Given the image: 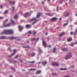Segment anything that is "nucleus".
<instances>
[{
  "label": "nucleus",
  "instance_id": "f257e3e1",
  "mask_svg": "<svg viewBox=\"0 0 77 77\" xmlns=\"http://www.w3.org/2000/svg\"><path fill=\"white\" fill-rule=\"evenodd\" d=\"M14 34V31L12 29L5 30L1 33V35H11Z\"/></svg>",
  "mask_w": 77,
  "mask_h": 77
},
{
  "label": "nucleus",
  "instance_id": "f03ea898",
  "mask_svg": "<svg viewBox=\"0 0 77 77\" xmlns=\"http://www.w3.org/2000/svg\"><path fill=\"white\" fill-rule=\"evenodd\" d=\"M72 56V53L71 52H69L67 54L66 56L65 57V59L66 60H67L68 59H69Z\"/></svg>",
  "mask_w": 77,
  "mask_h": 77
},
{
  "label": "nucleus",
  "instance_id": "7ed1b4c3",
  "mask_svg": "<svg viewBox=\"0 0 77 77\" xmlns=\"http://www.w3.org/2000/svg\"><path fill=\"white\" fill-rule=\"evenodd\" d=\"M18 38L17 37H10L9 38V39L11 40H13V39H16L17 41H20V39H18Z\"/></svg>",
  "mask_w": 77,
  "mask_h": 77
},
{
  "label": "nucleus",
  "instance_id": "20e7f679",
  "mask_svg": "<svg viewBox=\"0 0 77 77\" xmlns=\"http://www.w3.org/2000/svg\"><path fill=\"white\" fill-rule=\"evenodd\" d=\"M11 26V23H9L8 24H5V23H4L3 26L4 27H8Z\"/></svg>",
  "mask_w": 77,
  "mask_h": 77
},
{
  "label": "nucleus",
  "instance_id": "39448f33",
  "mask_svg": "<svg viewBox=\"0 0 77 77\" xmlns=\"http://www.w3.org/2000/svg\"><path fill=\"white\" fill-rule=\"evenodd\" d=\"M30 13L28 12H27L24 15V16L26 18L27 17L29 16L30 15Z\"/></svg>",
  "mask_w": 77,
  "mask_h": 77
},
{
  "label": "nucleus",
  "instance_id": "423d86ee",
  "mask_svg": "<svg viewBox=\"0 0 77 77\" xmlns=\"http://www.w3.org/2000/svg\"><path fill=\"white\" fill-rule=\"evenodd\" d=\"M13 53L11 55L8 56V57H12L14 55H15V53H16V49H14L13 51Z\"/></svg>",
  "mask_w": 77,
  "mask_h": 77
},
{
  "label": "nucleus",
  "instance_id": "0eeeda50",
  "mask_svg": "<svg viewBox=\"0 0 77 77\" xmlns=\"http://www.w3.org/2000/svg\"><path fill=\"white\" fill-rule=\"evenodd\" d=\"M57 19V18L56 17H53L51 19V22L54 21H55Z\"/></svg>",
  "mask_w": 77,
  "mask_h": 77
},
{
  "label": "nucleus",
  "instance_id": "6e6552de",
  "mask_svg": "<svg viewBox=\"0 0 77 77\" xmlns=\"http://www.w3.org/2000/svg\"><path fill=\"white\" fill-rule=\"evenodd\" d=\"M18 28L19 29V31L21 32L23 29V27H21L20 26H18Z\"/></svg>",
  "mask_w": 77,
  "mask_h": 77
},
{
  "label": "nucleus",
  "instance_id": "1a4fd4ad",
  "mask_svg": "<svg viewBox=\"0 0 77 77\" xmlns=\"http://www.w3.org/2000/svg\"><path fill=\"white\" fill-rule=\"evenodd\" d=\"M53 66H58L59 65V64L56 62H54L52 63Z\"/></svg>",
  "mask_w": 77,
  "mask_h": 77
},
{
  "label": "nucleus",
  "instance_id": "9d476101",
  "mask_svg": "<svg viewBox=\"0 0 77 77\" xmlns=\"http://www.w3.org/2000/svg\"><path fill=\"white\" fill-rule=\"evenodd\" d=\"M26 27L27 28H30L31 27V25L29 24H27L26 25Z\"/></svg>",
  "mask_w": 77,
  "mask_h": 77
},
{
  "label": "nucleus",
  "instance_id": "9b49d317",
  "mask_svg": "<svg viewBox=\"0 0 77 77\" xmlns=\"http://www.w3.org/2000/svg\"><path fill=\"white\" fill-rule=\"evenodd\" d=\"M47 64V62L45 61L42 62V65L43 66H45Z\"/></svg>",
  "mask_w": 77,
  "mask_h": 77
},
{
  "label": "nucleus",
  "instance_id": "f8f14e48",
  "mask_svg": "<svg viewBox=\"0 0 77 77\" xmlns=\"http://www.w3.org/2000/svg\"><path fill=\"white\" fill-rule=\"evenodd\" d=\"M69 12H67L65 13V15H64V16L65 17H67L69 16Z\"/></svg>",
  "mask_w": 77,
  "mask_h": 77
},
{
  "label": "nucleus",
  "instance_id": "ddd939ff",
  "mask_svg": "<svg viewBox=\"0 0 77 77\" xmlns=\"http://www.w3.org/2000/svg\"><path fill=\"white\" fill-rule=\"evenodd\" d=\"M36 18L34 17L32 18L30 20V22H31L32 21H35L36 20Z\"/></svg>",
  "mask_w": 77,
  "mask_h": 77
},
{
  "label": "nucleus",
  "instance_id": "4468645a",
  "mask_svg": "<svg viewBox=\"0 0 77 77\" xmlns=\"http://www.w3.org/2000/svg\"><path fill=\"white\" fill-rule=\"evenodd\" d=\"M42 43H43V45L45 48L46 47V43L45 42V41H44L43 40V42H42Z\"/></svg>",
  "mask_w": 77,
  "mask_h": 77
},
{
  "label": "nucleus",
  "instance_id": "2eb2a0df",
  "mask_svg": "<svg viewBox=\"0 0 77 77\" xmlns=\"http://www.w3.org/2000/svg\"><path fill=\"white\" fill-rule=\"evenodd\" d=\"M41 70H38L35 73V74L36 75H38L41 73Z\"/></svg>",
  "mask_w": 77,
  "mask_h": 77
},
{
  "label": "nucleus",
  "instance_id": "dca6fc26",
  "mask_svg": "<svg viewBox=\"0 0 77 77\" xmlns=\"http://www.w3.org/2000/svg\"><path fill=\"white\" fill-rule=\"evenodd\" d=\"M72 40V38H68L67 39V41L68 42H70Z\"/></svg>",
  "mask_w": 77,
  "mask_h": 77
},
{
  "label": "nucleus",
  "instance_id": "f3484780",
  "mask_svg": "<svg viewBox=\"0 0 77 77\" xmlns=\"http://www.w3.org/2000/svg\"><path fill=\"white\" fill-rule=\"evenodd\" d=\"M41 13H38L37 15L36 18H39V17H40V16H41Z\"/></svg>",
  "mask_w": 77,
  "mask_h": 77
},
{
  "label": "nucleus",
  "instance_id": "a211bd4d",
  "mask_svg": "<svg viewBox=\"0 0 77 77\" xmlns=\"http://www.w3.org/2000/svg\"><path fill=\"white\" fill-rule=\"evenodd\" d=\"M10 3L11 5H15V2L14 1H10Z\"/></svg>",
  "mask_w": 77,
  "mask_h": 77
},
{
  "label": "nucleus",
  "instance_id": "6ab92c4d",
  "mask_svg": "<svg viewBox=\"0 0 77 77\" xmlns=\"http://www.w3.org/2000/svg\"><path fill=\"white\" fill-rule=\"evenodd\" d=\"M62 50L64 52L67 51H68V49L66 48H64L62 49Z\"/></svg>",
  "mask_w": 77,
  "mask_h": 77
},
{
  "label": "nucleus",
  "instance_id": "aec40b11",
  "mask_svg": "<svg viewBox=\"0 0 77 77\" xmlns=\"http://www.w3.org/2000/svg\"><path fill=\"white\" fill-rule=\"evenodd\" d=\"M0 39H6V37H5V36H1L0 37Z\"/></svg>",
  "mask_w": 77,
  "mask_h": 77
},
{
  "label": "nucleus",
  "instance_id": "412c9836",
  "mask_svg": "<svg viewBox=\"0 0 77 77\" xmlns=\"http://www.w3.org/2000/svg\"><path fill=\"white\" fill-rule=\"evenodd\" d=\"M67 69L66 68H61L60 69V70L62 71V70H66Z\"/></svg>",
  "mask_w": 77,
  "mask_h": 77
},
{
  "label": "nucleus",
  "instance_id": "4be33fe9",
  "mask_svg": "<svg viewBox=\"0 0 77 77\" xmlns=\"http://www.w3.org/2000/svg\"><path fill=\"white\" fill-rule=\"evenodd\" d=\"M46 14L48 16H50V17H51V16H53V14H51L50 13H46Z\"/></svg>",
  "mask_w": 77,
  "mask_h": 77
},
{
  "label": "nucleus",
  "instance_id": "5701e85b",
  "mask_svg": "<svg viewBox=\"0 0 77 77\" xmlns=\"http://www.w3.org/2000/svg\"><path fill=\"white\" fill-rule=\"evenodd\" d=\"M64 34L65 33L64 32H62L61 34L60 35V36L61 37L63 36Z\"/></svg>",
  "mask_w": 77,
  "mask_h": 77
},
{
  "label": "nucleus",
  "instance_id": "b1692460",
  "mask_svg": "<svg viewBox=\"0 0 77 77\" xmlns=\"http://www.w3.org/2000/svg\"><path fill=\"white\" fill-rule=\"evenodd\" d=\"M36 33V32L35 31H33V35H34V36L35 35Z\"/></svg>",
  "mask_w": 77,
  "mask_h": 77
},
{
  "label": "nucleus",
  "instance_id": "393cba45",
  "mask_svg": "<svg viewBox=\"0 0 77 77\" xmlns=\"http://www.w3.org/2000/svg\"><path fill=\"white\" fill-rule=\"evenodd\" d=\"M38 51L39 53H41L42 52V50L40 48H39Z\"/></svg>",
  "mask_w": 77,
  "mask_h": 77
},
{
  "label": "nucleus",
  "instance_id": "a878e982",
  "mask_svg": "<svg viewBox=\"0 0 77 77\" xmlns=\"http://www.w3.org/2000/svg\"><path fill=\"white\" fill-rule=\"evenodd\" d=\"M56 48H54L53 49V52L55 53L56 52Z\"/></svg>",
  "mask_w": 77,
  "mask_h": 77
},
{
  "label": "nucleus",
  "instance_id": "bb28decb",
  "mask_svg": "<svg viewBox=\"0 0 77 77\" xmlns=\"http://www.w3.org/2000/svg\"><path fill=\"white\" fill-rule=\"evenodd\" d=\"M8 19H6L4 22V23H5L8 22Z\"/></svg>",
  "mask_w": 77,
  "mask_h": 77
},
{
  "label": "nucleus",
  "instance_id": "cd10ccee",
  "mask_svg": "<svg viewBox=\"0 0 77 77\" xmlns=\"http://www.w3.org/2000/svg\"><path fill=\"white\" fill-rule=\"evenodd\" d=\"M17 17H18V16H17V15L16 14L15 17H14V19H17Z\"/></svg>",
  "mask_w": 77,
  "mask_h": 77
},
{
  "label": "nucleus",
  "instance_id": "c85d7f7f",
  "mask_svg": "<svg viewBox=\"0 0 77 77\" xmlns=\"http://www.w3.org/2000/svg\"><path fill=\"white\" fill-rule=\"evenodd\" d=\"M11 22L12 24H15V22H14V21L12 20H11Z\"/></svg>",
  "mask_w": 77,
  "mask_h": 77
},
{
  "label": "nucleus",
  "instance_id": "c756f323",
  "mask_svg": "<svg viewBox=\"0 0 77 77\" xmlns=\"http://www.w3.org/2000/svg\"><path fill=\"white\" fill-rule=\"evenodd\" d=\"M52 75H57V73H52Z\"/></svg>",
  "mask_w": 77,
  "mask_h": 77
},
{
  "label": "nucleus",
  "instance_id": "7c9ffc66",
  "mask_svg": "<svg viewBox=\"0 0 77 77\" xmlns=\"http://www.w3.org/2000/svg\"><path fill=\"white\" fill-rule=\"evenodd\" d=\"M8 11L7 10L5 11V14H8Z\"/></svg>",
  "mask_w": 77,
  "mask_h": 77
},
{
  "label": "nucleus",
  "instance_id": "2f4dec72",
  "mask_svg": "<svg viewBox=\"0 0 77 77\" xmlns=\"http://www.w3.org/2000/svg\"><path fill=\"white\" fill-rule=\"evenodd\" d=\"M36 69H29L30 71H32V70H35Z\"/></svg>",
  "mask_w": 77,
  "mask_h": 77
},
{
  "label": "nucleus",
  "instance_id": "473e14b6",
  "mask_svg": "<svg viewBox=\"0 0 77 77\" xmlns=\"http://www.w3.org/2000/svg\"><path fill=\"white\" fill-rule=\"evenodd\" d=\"M74 45V43H72L70 45L71 46H73Z\"/></svg>",
  "mask_w": 77,
  "mask_h": 77
},
{
  "label": "nucleus",
  "instance_id": "72a5a7b5",
  "mask_svg": "<svg viewBox=\"0 0 77 77\" xmlns=\"http://www.w3.org/2000/svg\"><path fill=\"white\" fill-rule=\"evenodd\" d=\"M38 20L37 21H36L35 22H34L33 23H32V25H34V24H35V23L36 22H37L38 21Z\"/></svg>",
  "mask_w": 77,
  "mask_h": 77
},
{
  "label": "nucleus",
  "instance_id": "f704fd0d",
  "mask_svg": "<svg viewBox=\"0 0 77 77\" xmlns=\"http://www.w3.org/2000/svg\"><path fill=\"white\" fill-rule=\"evenodd\" d=\"M35 38H33L32 39L31 41H34L35 40Z\"/></svg>",
  "mask_w": 77,
  "mask_h": 77
},
{
  "label": "nucleus",
  "instance_id": "c9c22d12",
  "mask_svg": "<svg viewBox=\"0 0 77 77\" xmlns=\"http://www.w3.org/2000/svg\"><path fill=\"white\" fill-rule=\"evenodd\" d=\"M47 40L48 41H49L50 40V38L49 37H47Z\"/></svg>",
  "mask_w": 77,
  "mask_h": 77
},
{
  "label": "nucleus",
  "instance_id": "e433bc0d",
  "mask_svg": "<svg viewBox=\"0 0 77 77\" xmlns=\"http://www.w3.org/2000/svg\"><path fill=\"white\" fill-rule=\"evenodd\" d=\"M35 54L34 53H33L32 54V57H33L35 56Z\"/></svg>",
  "mask_w": 77,
  "mask_h": 77
},
{
  "label": "nucleus",
  "instance_id": "4c0bfd02",
  "mask_svg": "<svg viewBox=\"0 0 77 77\" xmlns=\"http://www.w3.org/2000/svg\"><path fill=\"white\" fill-rule=\"evenodd\" d=\"M64 77H70L69 75H66Z\"/></svg>",
  "mask_w": 77,
  "mask_h": 77
},
{
  "label": "nucleus",
  "instance_id": "58836bf2",
  "mask_svg": "<svg viewBox=\"0 0 77 77\" xmlns=\"http://www.w3.org/2000/svg\"><path fill=\"white\" fill-rule=\"evenodd\" d=\"M67 24H68V23H65L63 24V26H65Z\"/></svg>",
  "mask_w": 77,
  "mask_h": 77
},
{
  "label": "nucleus",
  "instance_id": "ea45409f",
  "mask_svg": "<svg viewBox=\"0 0 77 77\" xmlns=\"http://www.w3.org/2000/svg\"><path fill=\"white\" fill-rule=\"evenodd\" d=\"M31 33H32V32H31V31H29L28 33L30 34H31Z\"/></svg>",
  "mask_w": 77,
  "mask_h": 77
},
{
  "label": "nucleus",
  "instance_id": "a19ab883",
  "mask_svg": "<svg viewBox=\"0 0 77 77\" xmlns=\"http://www.w3.org/2000/svg\"><path fill=\"white\" fill-rule=\"evenodd\" d=\"M18 55H17V56H16L15 57V59H17V58H18Z\"/></svg>",
  "mask_w": 77,
  "mask_h": 77
},
{
  "label": "nucleus",
  "instance_id": "79ce46f5",
  "mask_svg": "<svg viewBox=\"0 0 77 77\" xmlns=\"http://www.w3.org/2000/svg\"><path fill=\"white\" fill-rule=\"evenodd\" d=\"M70 34L71 35H73V32H71Z\"/></svg>",
  "mask_w": 77,
  "mask_h": 77
},
{
  "label": "nucleus",
  "instance_id": "37998d69",
  "mask_svg": "<svg viewBox=\"0 0 77 77\" xmlns=\"http://www.w3.org/2000/svg\"><path fill=\"white\" fill-rule=\"evenodd\" d=\"M35 62L34 61H33L31 62V63H34Z\"/></svg>",
  "mask_w": 77,
  "mask_h": 77
},
{
  "label": "nucleus",
  "instance_id": "c03bdc74",
  "mask_svg": "<svg viewBox=\"0 0 77 77\" xmlns=\"http://www.w3.org/2000/svg\"><path fill=\"white\" fill-rule=\"evenodd\" d=\"M41 63V62H39L37 63L38 64H40Z\"/></svg>",
  "mask_w": 77,
  "mask_h": 77
},
{
  "label": "nucleus",
  "instance_id": "a18cd8bd",
  "mask_svg": "<svg viewBox=\"0 0 77 77\" xmlns=\"http://www.w3.org/2000/svg\"><path fill=\"white\" fill-rule=\"evenodd\" d=\"M19 61L21 63H22L23 62L22 61V60H21V59H19Z\"/></svg>",
  "mask_w": 77,
  "mask_h": 77
},
{
  "label": "nucleus",
  "instance_id": "49530a36",
  "mask_svg": "<svg viewBox=\"0 0 77 77\" xmlns=\"http://www.w3.org/2000/svg\"><path fill=\"white\" fill-rule=\"evenodd\" d=\"M51 45H48V47L49 48H51Z\"/></svg>",
  "mask_w": 77,
  "mask_h": 77
},
{
  "label": "nucleus",
  "instance_id": "de8ad7c7",
  "mask_svg": "<svg viewBox=\"0 0 77 77\" xmlns=\"http://www.w3.org/2000/svg\"><path fill=\"white\" fill-rule=\"evenodd\" d=\"M8 49L9 50H10V51H12V50H11V48H8Z\"/></svg>",
  "mask_w": 77,
  "mask_h": 77
},
{
  "label": "nucleus",
  "instance_id": "09e8293b",
  "mask_svg": "<svg viewBox=\"0 0 77 77\" xmlns=\"http://www.w3.org/2000/svg\"><path fill=\"white\" fill-rule=\"evenodd\" d=\"M3 19V17H0V19Z\"/></svg>",
  "mask_w": 77,
  "mask_h": 77
},
{
  "label": "nucleus",
  "instance_id": "8fccbe9b",
  "mask_svg": "<svg viewBox=\"0 0 77 77\" xmlns=\"http://www.w3.org/2000/svg\"><path fill=\"white\" fill-rule=\"evenodd\" d=\"M61 18H60V19H59V22L60 21H61Z\"/></svg>",
  "mask_w": 77,
  "mask_h": 77
},
{
  "label": "nucleus",
  "instance_id": "3c124183",
  "mask_svg": "<svg viewBox=\"0 0 77 77\" xmlns=\"http://www.w3.org/2000/svg\"><path fill=\"white\" fill-rule=\"evenodd\" d=\"M11 69H12V70H15V68H12Z\"/></svg>",
  "mask_w": 77,
  "mask_h": 77
},
{
  "label": "nucleus",
  "instance_id": "603ef678",
  "mask_svg": "<svg viewBox=\"0 0 77 77\" xmlns=\"http://www.w3.org/2000/svg\"><path fill=\"white\" fill-rule=\"evenodd\" d=\"M75 32L76 33H77V28L76 29H75Z\"/></svg>",
  "mask_w": 77,
  "mask_h": 77
},
{
  "label": "nucleus",
  "instance_id": "864d4df0",
  "mask_svg": "<svg viewBox=\"0 0 77 77\" xmlns=\"http://www.w3.org/2000/svg\"><path fill=\"white\" fill-rule=\"evenodd\" d=\"M17 61H14V62H13L14 63H16Z\"/></svg>",
  "mask_w": 77,
  "mask_h": 77
},
{
  "label": "nucleus",
  "instance_id": "5fc2aeb1",
  "mask_svg": "<svg viewBox=\"0 0 77 77\" xmlns=\"http://www.w3.org/2000/svg\"><path fill=\"white\" fill-rule=\"evenodd\" d=\"M42 4H44V2H42Z\"/></svg>",
  "mask_w": 77,
  "mask_h": 77
},
{
  "label": "nucleus",
  "instance_id": "6e6d98bb",
  "mask_svg": "<svg viewBox=\"0 0 77 77\" xmlns=\"http://www.w3.org/2000/svg\"><path fill=\"white\" fill-rule=\"evenodd\" d=\"M14 7H12V9H13V10H14Z\"/></svg>",
  "mask_w": 77,
  "mask_h": 77
},
{
  "label": "nucleus",
  "instance_id": "4d7b16f0",
  "mask_svg": "<svg viewBox=\"0 0 77 77\" xmlns=\"http://www.w3.org/2000/svg\"><path fill=\"white\" fill-rule=\"evenodd\" d=\"M57 11H58V7H57Z\"/></svg>",
  "mask_w": 77,
  "mask_h": 77
},
{
  "label": "nucleus",
  "instance_id": "13d9d810",
  "mask_svg": "<svg viewBox=\"0 0 77 77\" xmlns=\"http://www.w3.org/2000/svg\"><path fill=\"white\" fill-rule=\"evenodd\" d=\"M48 32H46V34H45V35H48Z\"/></svg>",
  "mask_w": 77,
  "mask_h": 77
},
{
  "label": "nucleus",
  "instance_id": "bf43d9fd",
  "mask_svg": "<svg viewBox=\"0 0 77 77\" xmlns=\"http://www.w3.org/2000/svg\"><path fill=\"white\" fill-rule=\"evenodd\" d=\"M39 39V38H38L36 39V41H38Z\"/></svg>",
  "mask_w": 77,
  "mask_h": 77
},
{
  "label": "nucleus",
  "instance_id": "052dcab7",
  "mask_svg": "<svg viewBox=\"0 0 77 77\" xmlns=\"http://www.w3.org/2000/svg\"><path fill=\"white\" fill-rule=\"evenodd\" d=\"M74 34L75 35H76V33L75 32H74Z\"/></svg>",
  "mask_w": 77,
  "mask_h": 77
},
{
  "label": "nucleus",
  "instance_id": "680f3d73",
  "mask_svg": "<svg viewBox=\"0 0 77 77\" xmlns=\"http://www.w3.org/2000/svg\"><path fill=\"white\" fill-rule=\"evenodd\" d=\"M61 38H59V41H61Z\"/></svg>",
  "mask_w": 77,
  "mask_h": 77
},
{
  "label": "nucleus",
  "instance_id": "e2e57ef3",
  "mask_svg": "<svg viewBox=\"0 0 77 77\" xmlns=\"http://www.w3.org/2000/svg\"><path fill=\"white\" fill-rule=\"evenodd\" d=\"M71 67H72V68H74L75 67V66H72Z\"/></svg>",
  "mask_w": 77,
  "mask_h": 77
},
{
  "label": "nucleus",
  "instance_id": "0e129e2a",
  "mask_svg": "<svg viewBox=\"0 0 77 77\" xmlns=\"http://www.w3.org/2000/svg\"><path fill=\"white\" fill-rule=\"evenodd\" d=\"M75 44H77V42H75Z\"/></svg>",
  "mask_w": 77,
  "mask_h": 77
},
{
  "label": "nucleus",
  "instance_id": "69168bd1",
  "mask_svg": "<svg viewBox=\"0 0 77 77\" xmlns=\"http://www.w3.org/2000/svg\"><path fill=\"white\" fill-rule=\"evenodd\" d=\"M0 7L1 8H2L3 7V6H2V5H1Z\"/></svg>",
  "mask_w": 77,
  "mask_h": 77
},
{
  "label": "nucleus",
  "instance_id": "338daca9",
  "mask_svg": "<svg viewBox=\"0 0 77 77\" xmlns=\"http://www.w3.org/2000/svg\"><path fill=\"white\" fill-rule=\"evenodd\" d=\"M56 29H59V27H57L56 28Z\"/></svg>",
  "mask_w": 77,
  "mask_h": 77
},
{
  "label": "nucleus",
  "instance_id": "774afa93",
  "mask_svg": "<svg viewBox=\"0 0 77 77\" xmlns=\"http://www.w3.org/2000/svg\"><path fill=\"white\" fill-rule=\"evenodd\" d=\"M10 77H12V75H11Z\"/></svg>",
  "mask_w": 77,
  "mask_h": 77
}]
</instances>
